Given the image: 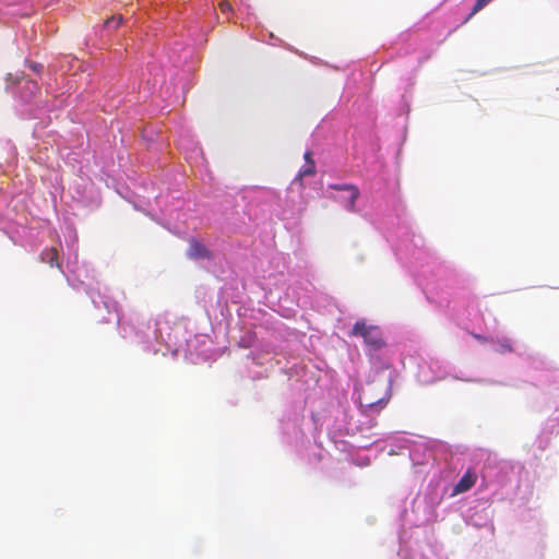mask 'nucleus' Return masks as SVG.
I'll return each instance as SVG.
<instances>
[{"label":"nucleus","instance_id":"nucleus-1","mask_svg":"<svg viewBox=\"0 0 559 559\" xmlns=\"http://www.w3.org/2000/svg\"><path fill=\"white\" fill-rule=\"evenodd\" d=\"M392 394L391 374L377 372L373 378L362 386L359 402L364 413L379 414L389 403Z\"/></svg>","mask_w":559,"mask_h":559},{"label":"nucleus","instance_id":"nucleus-2","mask_svg":"<svg viewBox=\"0 0 559 559\" xmlns=\"http://www.w3.org/2000/svg\"><path fill=\"white\" fill-rule=\"evenodd\" d=\"M352 335L361 336L366 345L372 349H379L384 345L379 329L373 325H367L365 321H357L354 324Z\"/></svg>","mask_w":559,"mask_h":559},{"label":"nucleus","instance_id":"nucleus-3","mask_svg":"<svg viewBox=\"0 0 559 559\" xmlns=\"http://www.w3.org/2000/svg\"><path fill=\"white\" fill-rule=\"evenodd\" d=\"M331 189L333 190H345V191H348L349 192V197H348V200L347 202L345 203V207L347 211L349 212H356V201L357 199L359 198V189L354 186V185H348V183H345V185H331L330 186Z\"/></svg>","mask_w":559,"mask_h":559},{"label":"nucleus","instance_id":"nucleus-4","mask_svg":"<svg viewBox=\"0 0 559 559\" xmlns=\"http://www.w3.org/2000/svg\"><path fill=\"white\" fill-rule=\"evenodd\" d=\"M188 257L191 259H211L212 253L202 242L192 238L189 241Z\"/></svg>","mask_w":559,"mask_h":559},{"label":"nucleus","instance_id":"nucleus-5","mask_svg":"<svg viewBox=\"0 0 559 559\" xmlns=\"http://www.w3.org/2000/svg\"><path fill=\"white\" fill-rule=\"evenodd\" d=\"M40 260L47 264H49L50 266H56L58 269L61 267V264L59 262V251L57 248L55 247H51V248H48V249H45L41 253H40Z\"/></svg>","mask_w":559,"mask_h":559},{"label":"nucleus","instance_id":"nucleus-6","mask_svg":"<svg viewBox=\"0 0 559 559\" xmlns=\"http://www.w3.org/2000/svg\"><path fill=\"white\" fill-rule=\"evenodd\" d=\"M475 481H476V478L472 473H469V472L465 473L461 477L459 483L455 485L454 493H462V492L469 490L475 485Z\"/></svg>","mask_w":559,"mask_h":559},{"label":"nucleus","instance_id":"nucleus-7","mask_svg":"<svg viewBox=\"0 0 559 559\" xmlns=\"http://www.w3.org/2000/svg\"><path fill=\"white\" fill-rule=\"evenodd\" d=\"M316 174V164L313 160H310L309 164H307L300 171L299 177L304 176H312Z\"/></svg>","mask_w":559,"mask_h":559},{"label":"nucleus","instance_id":"nucleus-8","mask_svg":"<svg viewBox=\"0 0 559 559\" xmlns=\"http://www.w3.org/2000/svg\"><path fill=\"white\" fill-rule=\"evenodd\" d=\"M122 22V16L121 15H118V16H112L108 20L105 21V26L106 27H118L120 25V23Z\"/></svg>","mask_w":559,"mask_h":559},{"label":"nucleus","instance_id":"nucleus-9","mask_svg":"<svg viewBox=\"0 0 559 559\" xmlns=\"http://www.w3.org/2000/svg\"><path fill=\"white\" fill-rule=\"evenodd\" d=\"M500 354L511 353L513 352V347L509 340H504L500 343V348L498 349Z\"/></svg>","mask_w":559,"mask_h":559},{"label":"nucleus","instance_id":"nucleus-10","mask_svg":"<svg viewBox=\"0 0 559 559\" xmlns=\"http://www.w3.org/2000/svg\"><path fill=\"white\" fill-rule=\"evenodd\" d=\"M23 81L25 83V86L31 91V93H35L36 91H38V86L35 81L24 80V79H23Z\"/></svg>","mask_w":559,"mask_h":559},{"label":"nucleus","instance_id":"nucleus-11","mask_svg":"<svg viewBox=\"0 0 559 559\" xmlns=\"http://www.w3.org/2000/svg\"><path fill=\"white\" fill-rule=\"evenodd\" d=\"M219 10H221L222 13L230 12L231 11V5L227 1H222L219 3Z\"/></svg>","mask_w":559,"mask_h":559},{"label":"nucleus","instance_id":"nucleus-12","mask_svg":"<svg viewBox=\"0 0 559 559\" xmlns=\"http://www.w3.org/2000/svg\"><path fill=\"white\" fill-rule=\"evenodd\" d=\"M304 157H305L306 164H309V163H310V160H313V159H312V153H311V152H309V151H307V152L305 153Z\"/></svg>","mask_w":559,"mask_h":559},{"label":"nucleus","instance_id":"nucleus-13","mask_svg":"<svg viewBox=\"0 0 559 559\" xmlns=\"http://www.w3.org/2000/svg\"><path fill=\"white\" fill-rule=\"evenodd\" d=\"M31 68H32L34 71L38 72L39 70H41V69H43V66H41V64H39V63H32V64H31Z\"/></svg>","mask_w":559,"mask_h":559},{"label":"nucleus","instance_id":"nucleus-14","mask_svg":"<svg viewBox=\"0 0 559 559\" xmlns=\"http://www.w3.org/2000/svg\"><path fill=\"white\" fill-rule=\"evenodd\" d=\"M474 336H475L477 340H483V337H481L480 335L475 334Z\"/></svg>","mask_w":559,"mask_h":559}]
</instances>
